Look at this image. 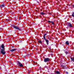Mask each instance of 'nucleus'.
<instances>
[{
  "mask_svg": "<svg viewBox=\"0 0 74 74\" xmlns=\"http://www.w3.org/2000/svg\"><path fill=\"white\" fill-rule=\"evenodd\" d=\"M41 15H45V13H44L43 12H42L41 13Z\"/></svg>",
  "mask_w": 74,
  "mask_h": 74,
  "instance_id": "obj_14",
  "label": "nucleus"
},
{
  "mask_svg": "<svg viewBox=\"0 0 74 74\" xmlns=\"http://www.w3.org/2000/svg\"><path fill=\"white\" fill-rule=\"evenodd\" d=\"M31 48H33V47L32 46Z\"/></svg>",
  "mask_w": 74,
  "mask_h": 74,
  "instance_id": "obj_25",
  "label": "nucleus"
},
{
  "mask_svg": "<svg viewBox=\"0 0 74 74\" xmlns=\"http://www.w3.org/2000/svg\"><path fill=\"white\" fill-rule=\"evenodd\" d=\"M71 60L73 61V62H74V58H71Z\"/></svg>",
  "mask_w": 74,
  "mask_h": 74,
  "instance_id": "obj_13",
  "label": "nucleus"
},
{
  "mask_svg": "<svg viewBox=\"0 0 74 74\" xmlns=\"http://www.w3.org/2000/svg\"><path fill=\"white\" fill-rule=\"evenodd\" d=\"M41 67H39V69L40 70H41Z\"/></svg>",
  "mask_w": 74,
  "mask_h": 74,
  "instance_id": "obj_21",
  "label": "nucleus"
},
{
  "mask_svg": "<svg viewBox=\"0 0 74 74\" xmlns=\"http://www.w3.org/2000/svg\"><path fill=\"white\" fill-rule=\"evenodd\" d=\"M67 26L68 27H73V26H72V24L70 23H69L67 25Z\"/></svg>",
  "mask_w": 74,
  "mask_h": 74,
  "instance_id": "obj_7",
  "label": "nucleus"
},
{
  "mask_svg": "<svg viewBox=\"0 0 74 74\" xmlns=\"http://www.w3.org/2000/svg\"><path fill=\"white\" fill-rule=\"evenodd\" d=\"M38 42L41 44V43H42V42L40 40Z\"/></svg>",
  "mask_w": 74,
  "mask_h": 74,
  "instance_id": "obj_17",
  "label": "nucleus"
},
{
  "mask_svg": "<svg viewBox=\"0 0 74 74\" xmlns=\"http://www.w3.org/2000/svg\"><path fill=\"white\" fill-rule=\"evenodd\" d=\"M61 67L63 69H66L67 68V66H64L62 65H61Z\"/></svg>",
  "mask_w": 74,
  "mask_h": 74,
  "instance_id": "obj_8",
  "label": "nucleus"
},
{
  "mask_svg": "<svg viewBox=\"0 0 74 74\" xmlns=\"http://www.w3.org/2000/svg\"><path fill=\"white\" fill-rule=\"evenodd\" d=\"M25 57V56H24V57Z\"/></svg>",
  "mask_w": 74,
  "mask_h": 74,
  "instance_id": "obj_35",
  "label": "nucleus"
},
{
  "mask_svg": "<svg viewBox=\"0 0 74 74\" xmlns=\"http://www.w3.org/2000/svg\"><path fill=\"white\" fill-rule=\"evenodd\" d=\"M36 50H37V48H36Z\"/></svg>",
  "mask_w": 74,
  "mask_h": 74,
  "instance_id": "obj_27",
  "label": "nucleus"
},
{
  "mask_svg": "<svg viewBox=\"0 0 74 74\" xmlns=\"http://www.w3.org/2000/svg\"><path fill=\"white\" fill-rule=\"evenodd\" d=\"M47 34H44V36H43V38L44 39H45V36H47Z\"/></svg>",
  "mask_w": 74,
  "mask_h": 74,
  "instance_id": "obj_12",
  "label": "nucleus"
},
{
  "mask_svg": "<svg viewBox=\"0 0 74 74\" xmlns=\"http://www.w3.org/2000/svg\"><path fill=\"white\" fill-rule=\"evenodd\" d=\"M73 7H74V5H73Z\"/></svg>",
  "mask_w": 74,
  "mask_h": 74,
  "instance_id": "obj_32",
  "label": "nucleus"
},
{
  "mask_svg": "<svg viewBox=\"0 0 74 74\" xmlns=\"http://www.w3.org/2000/svg\"><path fill=\"white\" fill-rule=\"evenodd\" d=\"M35 19H36V18H35Z\"/></svg>",
  "mask_w": 74,
  "mask_h": 74,
  "instance_id": "obj_36",
  "label": "nucleus"
},
{
  "mask_svg": "<svg viewBox=\"0 0 74 74\" xmlns=\"http://www.w3.org/2000/svg\"><path fill=\"white\" fill-rule=\"evenodd\" d=\"M14 29L16 30H18L19 31H21V29L19 28L18 26H15Z\"/></svg>",
  "mask_w": 74,
  "mask_h": 74,
  "instance_id": "obj_4",
  "label": "nucleus"
},
{
  "mask_svg": "<svg viewBox=\"0 0 74 74\" xmlns=\"http://www.w3.org/2000/svg\"><path fill=\"white\" fill-rule=\"evenodd\" d=\"M56 73L57 74H60V73L58 71H57L56 72Z\"/></svg>",
  "mask_w": 74,
  "mask_h": 74,
  "instance_id": "obj_11",
  "label": "nucleus"
},
{
  "mask_svg": "<svg viewBox=\"0 0 74 74\" xmlns=\"http://www.w3.org/2000/svg\"><path fill=\"white\" fill-rule=\"evenodd\" d=\"M66 74H68V72H66Z\"/></svg>",
  "mask_w": 74,
  "mask_h": 74,
  "instance_id": "obj_24",
  "label": "nucleus"
},
{
  "mask_svg": "<svg viewBox=\"0 0 74 74\" xmlns=\"http://www.w3.org/2000/svg\"><path fill=\"white\" fill-rule=\"evenodd\" d=\"M27 56H30V54H27Z\"/></svg>",
  "mask_w": 74,
  "mask_h": 74,
  "instance_id": "obj_23",
  "label": "nucleus"
},
{
  "mask_svg": "<svg viewBox=\"0 0 74 74\" xmlns=\"http://www.w3.org/2000/svg\"><path fill=\"white\" fill-rule=\"evenodd\" d=\"M15 25H12L11 26V27H13V28H14V27H15Z\"/></svg>",
  "mask_w": 74,
  "mask_h": 74,
  "instance_id": "obj_15",
  "label": "nucleus"
},
{
  "mask_svg": "<svg viewBox=\"0 0 74 74\" xmlns=\"http://www.w3.org/2000/svg\"><path fill=\"white\" fill-rule=\"evenodd\" d=\"M17 62H18V65L20 66V67H23V64H22L21 63V62H20L19 61H17Z\"/></svg>",
  "mask_w": 74,
  "mask_h": 74,
  "instance_id": "obj_3",
  "label": "nucleus"
},
{
  "mask_svg": "<svg viewBox=\"0 0 74 74\" xmlns=\"http://www.w3.org/2000/svg\"><path fill=\"white\" fill-rule=\"evenodd\" d=\"M14 46L12 47V48H14Z\"/></svg>",
  "mask_w": 74,
  "mask_h": 74,
  "instance_id": "obj_30",
  "label": "nucleus"
},
{
  "mask_svg": "<svg viewBox=\"0 0 74 74\" xmlns=\"http://www.w3.org/2000/svg\"><path fill=\"white\" fill-rule=\"evenodd\" d=\"M51 23H52V25H54V23L53 21H51Z\"/></svg>",
  "mask_w": 74,
  "mask_h": 74,
  "instance_id": "obj_19",
  "label": "nucleus"
},
{
  "mask_svg": "<svg viewBox=\"0 0 74 74\" xmlns=\"http://www.w3.org/2000/svg\"><path fill=\"white\" fill-rule=\"evenodd\" d=\"M65 53H66V54H68V53H68V52H67V51H65Z\"/></svg>",
  "mask_w": 74,
  "mask_h": 74,
  "instance_id": "obj_18",
  "label": "nucleus"
},
{
  "mask_svg": "<svg viewBox=\"0 0 74 74\" xmlns=\"http://www.w3.org/2000/svg\"><path fill=\"white\" fill-rule=\"evenodd\" d=\"M5 6V4H1L0 5V7H1V8H3V7H4Z\"/></svg>",
  "mask_w": 74,
  "mask_h": 74,
  "instance_id": "obj_6",
  "label": "nucleus"
},
{
  "mask_svg": "<svg viewBox=\"0 0 74 74\" xmlns=\"http://www.w3.org/2000/svg\"><path fill=\"white\" fill-rule=\"evenodd\" d=\"M16 51V49H12L10 50V52H14V51Z\"/></svg>",
  "mask_w": 74,
  "mask_h": 74,
  "instance_id": "obj_9",
  "label": "nucleus"
},
{
  "mask_svg": "<svg viewBox=\"0 0 74 74\" xmlns=\"http://www.w3.org/2000/svg\"><path fill=\"white\" fill-rule=\"evenodd\" d=\"M44 40H45L47 45L49 44V40H47L46 38H45V39H44Z\"/></svg>",
  "mask_w": 74,
  "mask_h": 74,
  "instance_id": "obj_5",
  "label": "nucleus"
},
{
  "mask_svg": "<svg viewBox=\"0 0 74 74\" xmlns=\"http://www.w3.org/2000/svg\"><path fill=\"white\" fill-rule=\"evenodd\" d=\"M49 60L50 59L48 58H46L44 59V62L46 63L47 62H49Z\"/></svg>",
  "mask_w": 74,
  "mask_h": 74,
  "instance_id": "obj_2",
  "label": "nucleus"
},
{
  "mask_svg": "<svg viewBox=\"0 0 74 74\" xmlns=\"http://www.w3.org/2000/svg\"><path fill=\"white\" fill-rule=\"evenodd\" d=\"M66 28L67 29H68V27H66Z\"/></svg>",
  "mask_w": 74,
  "mask_h": 74,
  "instance_id": "obj_31",
  "label": "nucleus"
},
{
  "mask_svg": "<svg viewBox=\"0 0 74 74\" xmlns=\"http://www.w3.org/2000/svg\"><path fill=\"white\" fill-rule=\"evenodd\" d=\"M34 63H36V62H34Z\"/></svg>",
  "mask_w": 74,
  "mask_h": 74,
  "instance_id": "obj_29",
  "label": "nucleus"
},
{
  "mask_svg": "<svg viewBox=\"0 0 74 74\" xmlns=\"http://www.w3.org/2000/svg\"><path fill=\"white\" fill-rule=\"evenodd\" d=\"M36 19H37V16H36Z\"/></svg>",
  "mask_w": 74,
  "mask_h": 74,
  "instance_id": "obj_26",
  "label": "nucleus"
},
{
  "mask_svg": "<svg viewBox=\"0 0 74 74\" xmlns=\"http://www.w3.org/2000/svg\"><path fill=\"white\" fill-rule=\"evenodd\" d=\"M65 44H66V45H69V41H66V42Z\"/></svg>",
  "mask_w": 74,
  "mask_h": 74,
  "instance_id": "obj_10",
  "label": "nucleus"
},
{
  "mask_svg": "<svg viewBox=\"0 0 74 74\" xmlns=\"http://www.w3.org/2000/svg\"><path fill=\"white\" fill-rule=\"evenodd\" d=\"M5 21H6L7 22H8V20L7 19H6Z\"/></svg>",
  "mask_w": 74,
  "mask_h": 74,
  "instance_id": "obj_20",
  "label": "nucleus"
},
{
  "mask_svg": "<svg viewBox=\"0 0 74 74\" xmlns=\"http://www.w3.org/2000/svg\"><path fill=\"white\" fill-rule=\"evenodd\" d=\"M19 20H21V19L20 18H19Z\"/></svg>",
  "mask_w": 74,
  "mask_h": 74,
  "instance_id": "obj_28",
  "label": "nucleus"
},
{
  "mask_svg": "<svg viewBox=\"0 0 74 74\" xmlns=\"http://www.w3.org/2000/svg\"><path fill=\"white\" fill-rule=\"evenodd\" d=\"M48 22H49V23H51V22H52V21H48Z\"/></svg>",
  "mask_w": 74,
  "mask_h": 74,
  "instance_id": "obj_22",
  "label": "nucleus"
},
{
  "mask_svg": "<svg viewBox=\"0 0 74 74\" xmlns=\"http://www.w3.org/2000/svg\"><path fill=\"white\" fill-rule=\"evenodd\" d=\"M74 12H73L72 14V16L73 17H74Z\"/></svg>",
  "mask_w": 74,
  "mask_h": 74,
  "instance_id": "obj_16",
  "label": "nucleus"
},
{
  "mask_svg": "<svg viewBox=\"0 0 74 74\" xmlns=\"http://www.w3.org/2000/svg\"><path fill=\"white\" fill-rule=\"evenodd\" d=\"M4 45H2L1 46V47L2 49H1V51H0V55H1V54L2 55H5L6 52L4 50L5 48H4Z\"/></svg>",
  "mask_w": 74,
  "mask_h": 74,
  "instance_id": "obj_1",
  "label": "nucleus"
},
{
  "mask_svg": "<svg viewBox=\"0 0 74 74\" xmlns=\"http://www.w3.org/2000/svg\"><path fill=\"white\" fill-rule=\"evenodd\" d=\"M38 3H39V2H38Z\"/></svg>",
  "mask_w": 74,
  "mask_h": 74,
  "instance_id": "obj_33",
  "label": "nucleus"
},
{
  "mask_svg": "<svg viewBox=\"0 0 74 74\" xmlns=\"http://www.w3.org/2000/svg\"><path fill=\"white\" fill-rule=\"evenodd\" d=\"M49 39V38L48 37Z\"/></svg>",
  "mask_w": 74,
  "mask_h": 74,
  "instance_id": "obj_34",
  "label": "nucleus"
}]
</instances>
